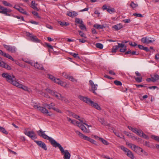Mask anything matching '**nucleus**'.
<instances>
[{
  "label": "nucleus",
  "mask_w": 159,
  "mask_h": 159,
  "mask_svg": "<svg viewBox=\"0 0 159 159\" xmlns=\"http://www.w3.org/2000/svg\"><path fill=\"white\" fill-rule=\"evenodd\" d=\"M127 152L126 155L129 157H130L131 159H134V157L133 154V153L132 152L129 150V149L128 150V151L126 152Z\"/></svg>",
  "instance_id": "393cba45"
},
{
  "label": "nucleus",
  "mask_w": 159,
  "mask_h": 159,
  "mask_svg": "<svg viewBox=\"0 0 159 159\" xmlns=\"http://www.w3.org/2000/svg\"><path fill=\"white\" fill-rule=\"evenodd\" d=\"M3 46L7 50L11 53H14L16 52V48L14 46L10 45H7L5 44L3 45Z\"/></svg>",
  "instance_id": "1a4fd4ad"
},
{
  "label": "nucleus",
  "mask_w": 159,
  "mask_h": 159,
  "mask_svg": "<svg viewBox=\"0 0 159 159\" xmlns=\"http://www.w3.org/2000/svg\"><path fill=\"white\" fill-rule=\"evenodd\" d=\"M140 149H141V148L139 147L136 146V147L134 149V151L135 152L138 153L140 152Z\"/></svg>",
  "instance_id": "72a5a7b5"
},
{
  "label": "nucleus",
  "mask_w": 159,
  "mask_h": 159,
  "mask_svg": "<svg viewBox=\"0 0 159 159\" xmlns=\"http://www.w3.org/2000/svg\"><path fill=\"white\" fill-rule=\"evenodd\" d=\"M2 3L5 6H8L9 7H12V6L11 4L5 1H2Z\"/></svg>",
  "instance_id": "a19ab883"
},
{
  "label": "nucleus",
  "mask_w": 159,
  "mask_h": 159,
  "mask_svg": "<svg viewBox=\"0 0 159 159\" xmlns=\"http://www.w3.org/2000/svg\"><path fill=\"white\" fill-rule=\"evenodd\" d=\"M141 130L140 129H138L137 128H134L133 132L136 133L138 135L141 136Z\"/></svg>",
  "instance_id": "bb28decb"
},
{
  "label": "nucleus",
  "mask_w": 159,
  "mask_h": 159,
  "mask_svg": "<svg viewBox=\"0 0 159 159\" xmlns=\"http://www.w3.org/2000/svg\"><path fill=\"white\" fill-rule=\"evenodd\" d=\"M37 4L35 3V2L34 1H33L31 2V7L34 10L38 11L39 9L37 7Z\"/></svg>",
  "instance_id": "b1692460"
},
{
  "label": "nucleus",
  "mask_w": 159,
  "mask_h": 159,
  "mask_svg": "<svg viewBox=\"0 0 159 159\" xmlns=\"http://www.w3.org/2000/svg\"><path fill=\"white\" fill-rule=\"evenodd\" d=\"M26 35L30 38V40L34 42L39 43L40 40H39L37 37L36 36L32 34L27 32L26 33Z\"/></svg>",
  "instance_id": "20e7f679"
},
{
  "label": "nucleus",
  "mask_w": 159,
  "mask_h": 159,
  "mask_svg": "<svg viewBox=\"0 0 159 159\" xmlns=\"http://www.w3.org/2000/svg\"><path fill=\"white\" fill-rule=\"evenodd\" d=\"M141 136L146 139H148L149 137L147 135L144 134L143 132L141 131Z\"/></svg>",
  "instance_id": "37998d69"
},
{
  "label": "nucleus",
  "mask_w": 159,
  "mask_h": 159,
  "mask_svg": "<svg viewBox=\"0 0 159 159\" xmlns=\"http://www.w3.org/2000/svg\"><path fill=\"white\" fill-rule=\"evenodd\" d=\"M133 16L138 17H143V16L140 13H135L133 14Z\"/></svg>",
  "instance_id": "864d4df0"
},
{
  "label": "nucleus",
  "mask_w": 159,
  "mask_h": 159,
  "mask_svg": "<svg viewBox=\"0 0 159 159\" xmlns=\"http://www.w3.org/2000/svg\"><path fill=\"white\" fill-rule=\"evenodd\" d=\"M0 131L6 134H8V132L5 130V128L1 126H0Z\"/></svg>",
  "instance_id": "ea45409f"
},
{
  "label": "nucleus",
  "mask_w": 159,
  "mask_h": 159,
  "mask_svg": "<svg viewBox=\"0 0 159 159\" xmlns=\"http://www.w3.org/2000/svg\"><path fill=\"white\" fill-rule=\"evenodd\" d=\"M97 137L98 138V140L101 141L105 145H108L109 144V143L106 140L102 138H100L98 136H97Z\"/></svg>",
  "instance_id": "c85d7f7f"
},
{
  "label": "nucleus",
  "mask_w": 159,
  "mask_h": 159,
  "mask_svg": "<svg viewBox=\"0 0 159 159\" xmlns=\"http://www.w3.org/2000/svg\"><path fill=\"white\" fill-rule=\"evenodd\" d=\"M0 9L2 11V14H5L6 16H10V14H7V12H10L11 11V10L10 9H7L1 5H0Z\"/></svg>",
  "instance_id": "9d476101"
},
{
  "label": "nucleus",
  "mask_w": 159,
  "mask_h": 159,
  "mask_svg": "<svg viewBox=\"0 0 159 159\" xmlns=\"http://www.w3.org/2000/svg\"><path fill=\"white\" fill-rule=\"evenodd\" d=\"M62 76L63 77H64L66 79H67L68 78V77L69 76V75H68L67 74H66V73L65 72H63L62 73Z\"/></svg>",
  "instance_id": "e2e57ef3"
},
{
  "label": "nucleus",
  "mask_w": 159,
  "mask_h": 159,
  "mask_svg": "<svg viewBox=\"0 0 159 159\" xmlns=\"http://www.w3.org/2000/svg\"><path fill=\"white\" fill-rule=\"evenodd\" d=\"M96 46L98 48L102 49L103 48V45L100 43H97L96 44Z\"/></svg>",
  "instance_id": "c03bdc74"
},
{
  "label": "nucleus",
  "mask_w": 159,
  "mask_h": 159,
  "mask_svg": "<svg viewBox=\"0 0 159 159\" xmlns=\"http://www.w3.org/2000/svg\"><path fill=\"white\" fill-rule=\"evenodd\" d=\"M75 23L80 24L83 23V22L81 19L77 18H75Z\"/></svg>",
  "instance_id": "c9c22d12"
},
{
  "label": "nucleus",
  "mask_w": 159,
  "mask_h": 159,
  "mask_svg": "<svg viewBox=\"0 0 159 159\" xmlns=\"http://www.w3.org/2000/svg\"><path fill=\"white\" fill-rule=\"evenodd\" d=\"M14 17L18 19H20L23 21H24V17L22 16H14Z\"/></svg>",
  "instance_id": "5fc2aeb1"
},
{
  "label": "nucleus",
  "mask_w": 159,
  "mask_h": 159,
  "mask_svg": "<svg viewBox=\"0 0 159 159\" xmlns=\"http://www.w3.org/2000/svg\"><path fill=\"white\" fill-rule=\"evenodd\" d=\"M141 130L140 129H138L137 128H134L133 132L136 133L138 135L141 136Z\"/></svg>",
  "instance_id": "cd10ccee"
},
{
  "label": "nucleus",
  "mask_w": 159,
  "mask_h": 159,
  "mask_svg": "<svg viewBox=\"0 0 159 159\" xmlns=\"http://www.w3.org/2000/svg\"><path fill=\"white\" fill-rule=\"evenodd\" d=\"M126 50V46H125L123 47L120 48V52H125Z\"/></svg>",
  "instance_id": "de8ad7c7"
},
{
  "label": "nucleus",
  "mask_w": 159,
  "mask_h": 159,
  "mask_svg": "<svg viewBox=\"0 0 159 159\" xmlns=\"http://www.w3.org/2000/svg\"><path fill=\"white\" fill-rule=\"evenodd\" d=\"M151 78L152 81L154 82L159 80V75L155 73L151 75Z\"/></svg>",
  "instance_id": "f3484780"
},
{
  "label": "nucleus",
  "mask_w": 159,
  "mask_h": 159,
  "mask_svg": "<svg viewBox=\"0 0 159 159\" xmlns=\"http://www.w3.org/2000/svg\"><path fill=\"white\" fill-rule=\"evenodd\" d=\"M120 148L123 151H124L125 152H126L129 149L127 148H126L125 147L123 146H120Z\"/></svg>",
  "instance_id": "09e8293b"
},
{
  "label": "nucleus",
  "mask_w": 159,
  "mask_h": 159,
  "mask_svg": "<svg viewBox=\"0 0 159 159\" xmlns=\"http://www.w3.org/2000/svg\"><path fill=\"white\" fill-rule=\"evenodd\" d=\"M54 82L61 86H63L64 85H65V83L63 81L60 80L59 78H56L55 79H54Z\"/></svg>",
  "instance_id": "aec40b11"
},
{
  "label": "nucleus",
  "mask_w": 159,
  "mask_h": 159,
  "mask_svg": "<svg viewBox=\"0 0 159 159\" xmlns=\"http://www.w3.org/2000/svg\"><path fill=\"white\" fill-rule=\"evenodd\" d=\"M68 79L70 80L73 82L76 81V80L73 78V77L71 76H69Z\"/></svg>",
  "instance_id": "680f3d73"
},
{
  "label": "nucleus",
  "mask_w": 159,
  "mask_h": 159,
  "mask_svg": "<svg viewBox=\"0 0 159 159\" xmlns=\"http://www.w3.org/2000/svg\"><path fill=\"white\" fill-rule=\"evenodd\" d=\"M53 110L55 111H56L58 113H62V112H61V111L58 108H57L54 107L53 108Z\"/></svg>",
  "instance_id": "052dcab7"
},
{
  "label": "nucleus",
  "mask_w": 159,
  "mask_h": 159,
  "mask_svg": "<svg viewBox=\"0 0 159 159\" xmlns=\"http://www.w3.org/2000/svg\"><path fill=\"white\" fill-rule=\"evenodd\" d=\"M34 142L37 145L45 150H47V148L46 144L41 141L34 140Z\"/></svg>",
  "instance_id": "6e6552de"
},
{
  "label": "nucleus",
  "mask_w": 159,
  "mask_h": 159,
  "mask_svg": "<svg viewBox=\"0 0 159 159\" xmlns=\"http://www.w3.org/2000/svg\"><path fill=\"white\" fill-rule=\"evenodd\" d=\"M73 117L74 118H75L76 119L78 120L81 122L82 123H84V120H83V119H79L80 117L79 116L77 115L74 113Z\"/></svg>",
  "instance_id": "c756f323"
},
{
  "label": "nucleus",
  "mask_w": 159,
  "mask_h": 159,
  "mask_svg": "<svg viewBox=\"0 0 159 159\" xmlns=\"http://www.w3.org/2000/svg\"><path fill=\"white\" fill-rule=\"evenodd\" d=\"M2 76L6 78L7 81L8 82L15 86L17 82L16 81V79L15 76L12 75H11L7 73H3L2 74Z\"/></svg>",
  "instance_id": "f03ea898"
},
{
  "label": "nucleus",
  "mask_w": 159,
  "mask_h": 159,
  "mask_svg": "<svg viewBox=\"0 0 159 159\" xmlns=\"http://www.w3.org/2000/svg\"><path fill=\"white\" fill-rule=\"evenodd\" d=\"M45 131H43L40 129L37 131V132L38 135L43 138L49 140L51 144L54 147H58L60 150L61 153L64 155L63 158L64 159H70L71 156L70 153L67 150H64L61 145L53 139L50 137L45 134Z\"/></svg>",
  "instance_id": "f257e3e1"
},
{
  "label": "nucleus",
  "mask_w": 159,
  "mask_h": 159,
  "mask_svg": "<svg viewBox=\"0 0 159 159\" xmlns=\"http://www.w3.org/2000/svg\"><path fill=\"white\" fill-rule=\"evenodd\" d=\"M123 27L122 24L120 23L118 24L115 25H114L112 27V28H114L115 30H118L120 29Z\"/></svg>",
  "instance_id": "4be33fe9"
},
{
  "label": "nucleus",
  "mask_w": 159,
  "mask_h": 159,
  "mask_svg": "<svg viewBox=\"0 0 159 159\" xmlns=\"http://www.w3.org/2000/svg\"><path fill=\"white\" fill-rule=\"evenodd\" d=\"M151 137L153 139L156 140L159 142V137L155 135H152Z\"/></svg>",
  "instance_id": "6e6d98bb"
},
{
  "label": "nucleus",
  "mask_w": 159,
  "mask_h": 159,
  "mask_svg": "<svg viewBox=\"0 0 159 159\" xmlns=\"http://www.w3.org/2000/svg\"><path fill=\"white\" fill-rule=\"evenodd\" d=\"M98 120L101 124L103 125L108 126H109L110 125V124L104 121V120L103 118H99Z\"/></svg>",
  "instance_id": "5701e85b"
},
{
  "label": "nucleus",
  "mask_w": 159,
  "mask_h": 159,
  "mask_svg": "<svg viewBox=\"0 0 159 159\" xmlns=\"http://www.w3.org/2000/svg\"><path fill=\"white\" fill-rule=\"evenodd\" d=\"M87 38H83L81 39H78L79 41L80 42L82 43H84L85 42L87 41V40L85 39Z\"/></svg>",
  "instance_id": "13d9d810"
},
{
  "label": "nucleus",
  "mask_w": 159,
  "mask_h": 159,
  "mask_svg": "<svg viewBox=\"0 0 159 159\" xmlns=\"http://www.w3.org/2000/svg\"><path fill=\"white\" fill-rule=\"evenodd\" d=\"M123 21L125 23H128L130 22V19H127L123 20Z\"/></svg>",
  "instance_id": "69168bd1"
},
{
  "label": "nucleus",
  "mask_w": 159,
  "mask_h": 159,
  "mask_svg": "<svg viewBox=\"0 0 159 159\" xmlns=\"http://www.w3.org/2000/svg\"><path fill=\"white\" fill-rule=\"evenodd\" d=\"M66 15L70 17H74L76 16L78 14L76 12L74 11H68Z\"/></svg>",
  "instance_id": "a211bd4d"
},
{
  "label": "nucleus",
  "mask_w": 159,
  "mask_h": 159,
  "mask_svg": "<svg viewBox=\"0 0 159 159\" xmlns=\"http://www.w3.org/2000/svg\"><path fill=\"white\" fill-rule=\"evenodd\" d=\"M126 144L129 146L132 150L133 151L134 150V149L136 147V145L130 143H126Z\"/></svg>",
  "instance_id": "e433bc0d"
},
{
  "label": "nucleus",
  "mask_w": 159,
  "mask_h": 159,
  "mask_svg": "<svg viewBox=\"0 0 159 159\" xmlns=\"http://www.w3.org/2000/svg\"><path fill=\"white\" fill-rule=\"evenodd\" d=\"M58 22L59 24H60V25H61L62 26H67L68 25H69L70 24L68 22H65L64 21H58Z\"/></svg>",
  "instance_id": "7c9ffc66"
},
{
  "label": "nucleus",
  "mask_w": 159,
  "mask_h": 159,
  "mask_svg": "<svg viewBox=\"0 0 159 159\" xmlns=\"http://www.w3.org/2000/svg\"><path fill=\"white\" fill-rule=\"evenodd\" d=\"M144 145L151 148H155V146L153 143H151L149 142L145 141Z\"/></svg>",
  "instance_id": "412c9836"
},
{
  "label": "nucleus",
  "mask_w": 159,
  "mask_h": 159,
  "mask_svg": "<svg viewBox=\"0 0 159 159\" xmlns=\"http://www.w3.org/2000/svg\"><path fill=\"white\" fill-rule=\"evenodd\" d=\"M91 106L93 107L94 108L98 109V110H100L101 109L100 107L98 105L97 103L94 102L92 101H91L89 103Z\"/></svg>",
  "instance_id": "2eb2a0df"
},
{
  "label": "nucleus",
  "mask_w": 159,
  "mask_h": 159,
  "mask_svg": "<svg viewBox=\"0 0 159 159\" xmlns=\"http://www.w3.org/2000/svg\"><path fill=\"white\" fill-rule=\"evenodd\" d=\"M118 45L117 46V47H118V48H122L123 47L125 46L124 44L123 43H118Z\"/></svg>",
  "instance_id": "338daca9"
},
{
  "label": "nucleus",
  "mask_w": 159,
  "mask_h": 159,
  "mask_svg": "<svg viewBox=\"0 0 159 159\" xmlns=\"http://www.w3.org/2000/svg\"><path fill=\"white\" fill-rule=\"evenodd\" d=\"M3 56L8 58L9 59H10L12 61H15L14 59L12 57L8 54H7L5 53V54H4Z\"/></svg>",
  "instance_id": "473e14b6"
},
{
  "label": "nucleus",
  "mask_w": 159,
  "mask_h": 159,
  "mask_svg": "<svg viewBox=\"0 0 159 159\" xmlns=\"http://www.w3.org/2000/svg\"><path fill=\"white\" fill-rule=\"evenodd\" d=\"M134 79L138 83H140L142 82V78L141 77H134Z\"/></svg>",
  "instance_id": "79ce46f5"
},
{
  "label": "nucleus",
  "mask_w": 159,
  "mask_h": 159,
  "mask_svg": "<svg viewBox=\"0 0 159 159\" xmlns=\"http://www.w3.org/2000/svg\"><path fill=\"white\" fill-rule=\"evenodd\" d=\"M33 106L34 108L39 110L43 114H47L49 113L48 111L45 108L41 107L36 103H35Z\"/></svg>",
  "instance_id": "39448f33"
},
{
  "label": "nucleus",
  "mask_w": 159,
  "mask_h": 159,
  "mask_svg": "<svg viewBox=\"0 0 159 159\" xmlns=\"http://www.w3.org/2000/svg\"><path fill=\"white\" fill-rule=\"evenodd\" d=\"M129 45H130L131 46H133V47H135L137 45L136 43L134 42L133 43H132V42H130L129 43Z\"/></svg>",
  "instance_id": "774afa93"
},
{
  "label": "nucleus",
  "mask_w": 159,
  "mask_h": 159,
  "mask_svg": "<svg viewBox=\"0 0 159 159\" xmlns=\"http://www.w3.org/2000/svg\"><path fill=\"white\" fill-rule=\"evenodd\" d=\"M89 83L91 87L92 91L94 94H96V93L95 91L97 89L98 85L97 84H94L92 80H90Z\"/></svg>",
  "instance_id": "9b49d317"
},
{
  "label": "nucleus",
  "mask_w": 159,
  "mask_h": 159,
  "mask_svg": "<svg viewBox=\"0 0 159 159\" xmlns=\"http://www.w3.org/2000/svg\"><path fill=\"white\" fill-rule=\"evenodd\" d=\"M48 77L49 79H51L53 81H54V79H55L56 78L52 75H48Z\"/></svg>",
  "instance_id": "0e129e2a"
},
{
  "label": "nucleus",
  "mask_w": 159,
  "mask_h": 159,
  "mask_svg": "<svg viewBox=\"0 0 159 159\" xmlns=\"http://www.w3.org/2000/svg\"><path fill=\"white\" fill-rule=\"evenodd\" d=\"M114 83L117 86H120L122 85V83L118 80H115L114 81Z\"/></svg>",
  "instance_id": "3c124183"
},
{
  "label": "nucleus",
  "mask_w": 159,
  "mask_h": 159,
  "mask_svg": "<svg viewBox=\"0 0 159 159\" xmlns=\"http://www.w3.org/2000/svg\"><path fill=\"white\" fill-rule=\"evenodd\" d=\"M44 106L46 107L47 106L48 107V108L49 109H53V108L54 107H52V106H51L50 104H48L47 103H45L44 105Z\"/></svg>",
  "instance_id": "bf43d9fd"
},
{
  "label": "nucleus",
  "mask_w": 159,
  "mask_h": 159,
  "mask_svg": "<svg viewBox=\"0 0 159 159\" xmlns=\"http://www.w3.org/2000/svg\"><path fill=\"white\" fill-rule=\"evenodd\" d=\"M70 54L73 56V57L75 58L80 59V57L78 56V54L73 52H70Z\"/></svg>",
  "instance_id": "49530a36"
},
{
  "label": "nucleus",
  "mask_w": 159,
  "mask_h": 159,
  "mask_svg": "<svg viewBox=\"0 0 159 159\" xmlns=\"http://www.w3.org/2000/svg\"><path fill=\"white\" fill-rule=\"evenodd\" d=\"M77 126L80 128L85 133H89V131L88 129L84 125V123H80V122H77Z\"/></svg>",
  "instance_id": "0eeeda50"
},
{
  "label": "nucleus",
  "mask_w": 159,
  "mask_h": 159,
  "mask_svg": "<svg viewBox=\"0 0 159 159\" xmlns=\"http://www.w3.org/2000/svg\"><path fill=\"white\" fill-rule=\"evenodd\" d=\"M32 13L33 15L36 16L38 18H40V16L39 15L38 13L35 11H33L32 12Z\"/></svg>",
  "instance_id": "4d7b16f0"
},
{
  "label": "nucleus",
  "mask_w": 159,
  "mask_h": 159,
  "mask_svg": "<svg viewBox=\"0 0 159 159\" xmlns=\"http://www.w3.org/2000/svg\"><path fill=\"white\" fill-rule=\"evenodd\" d=\"M130 6L133 9L135 8L138 6V4L134 3V2H131L130 5Z\"/></svg>",
  "instance_id": "f704fd0d"
},
{
  "label": "nucleus",
  "mask_w": 159,
  "mask_h": 159,
  "mask_svg": "<svg viewBox=\"0 0 159 159\" xmlns=\"http://www.w3.org/2000/svg\"><path fill=\"white\" fill-rule=\"evenodd\" d=\"M155 41V40H151L149 39L147 37H143L142 38L141 41L144 43H152Z\"/></svg>",
  "instance_id": "dca6fc26"
},
{
  "label": "nucleus",
  "mask_w": 159,
  "mask_h": 159,
  "mask_svg": "<svg viewBox=\"0 0 159 159\" xmlns=\"http://www.w3.org/2000/svg\"><path fill=\"white\" fill-rule=\"evenodd\" d=\"M79 35L82 37L87 38V37L85 34H84L82 31L80 30H78V31Z\"/></svg>",
  "instance_id": "4c0bfd02"
},
{
  "label": "nucleus",
  "mask_w": 159,
  "mask_h": 159,
  "mask_svg": "<svg viewBox=\"0 0 159 159\" xmlns=\"http://www.w3.org/2000/svg\"><path fill=\"white\" fill-rule=\"evenodd\" d=\"M81 100L85 102L86 103L89 104L90 101H91L89 98L85 97L80 95L78 97Z\"/></svg>",
  "instance_id": "ddd939ff"
},
{
  "label": "nucleus",
  "mask_w": 159,
  "mask_h": 159,
  "mask_svg": "<svg viewBox=\"0 0 159 159\" xmlns=\"http://www.w3.org/2000/svg\"><path fill=\"white\" fill-rule=\"evenodd\" d=\"M93 27L97 29H103L104 27V26L103 25H98V24H95L93 25Z\"/></svg>",
  "instance_id": "58836bf2"
},
{
  "label": "nucleus",
  "mask_w": 159,
  "mask_h": 159,
  "mask_svg": "<svg viewBox=\"0 0 159 159\" xmlns=\"http://www.w3.org/2000/svg\"><path fill=\"white\" fill-rule=\"evenodd\" d=\"M24 133L26 135L31 138L32 139L37 138L36 135L33 131H27L26 130H25L24 131Z\"/></svg>",
  "instance_id": "423d86ee"
},
{
  "label": "nucleus",
  "mask_w": 159,
  "mask_h": 159,
  "mask_svg": "<svg viewBox=\"0 0 159 159\" xmlns=\"http://www.w3.org/2000/svg\"><path fill=\"white\" fill-rule=\"evenodd\" d=\"M46 91L48 93L52 96L55 97L59 99H61L62 98L61 94L56 91L48 89H46Z\"/></svg>",
  "instance_id": "7ed1b4c3"
},
{
  "label": "nucleus",
  "mask_w": 159,
  "mask_h": 159,
  "mask_svg": "<svg viewBox=\"0 0 159 159\" xmlns=\"http://www.w3.org/2000/svg\"><path fill=\"white\" fill-rule=\"evenodd\" d=\"M34 66L35 68L38 69L43 70L44 69L43 67L42 66V65H39L37 62L34 63Z\"/></svg>",
  "instance_id": "a878e982"
},
{
  "label": "nucleus",
  "mask_w": 159,
  "mask_h": 159,
  "mask_svg": "<svg viewBox=\"0 0 159 159\" xmlns=\"http://www.w3.org/2000/svg\"><path fill=\"white\" fill-rule=\"evenodd\" d=\"M15 86L18 87L19 88L25 91H28L29 89L27 87L24 86L21 84H20L18 82L16 83Z\"/></svg>",
  "instance_id": "4468645a"
},
{
  "label": "nucleus",
  "mask_w": 159,
  "mask_h": 159,
  "mask_svg": "<svg viewBox=\"0 0 159 159\" xmlns=\"http://www.w3.org/2000/svg\"><path fill=\"white\" fill-rule=\"evenodd\" d=\"M75 133L78 134L79 136L81 138L83 139H84L89 141L90 138L84 135L83 134L81 133L80 132L77 130H75Z\"/></svg>",
  "instance_id": "f8f14e48"
},
{
  "label": "nucleus",
  "mask_w": 159,
  "mask_h": 159,
  "mask_svg": "<svg viewBox=\"0 0 159 159\" xmlns=\"http://www.w3.org/2000/svg\"><path fill=\"white\" fill-rule=\"evenodd\" d=\"M80 28L82 30H84L86 31L87 29L85 25L84 24L83 22L82 24H81L79 26Z\"/></svg>",
  "instance_id": "2f4dec72"
},
{
  "label": "nucleus",
  "mask_w": 159,
  "mask_h": 159,
  "mask_svg": "<svg viewBox=\"0 0 159 159\" xmlns=\"http://www.w3.org/2000/svg\"><path fill=\"white\" fill-rule=\"evenodd\" d=\"M0 66L4 67L5 68L7 69L8 70H10L11 69V67L8 65L6 64L3 61H2L0 60Z\"/></svg>",
  "instance_id": "6ab92c4d"
},
{
  "label": "nucleus",
  "mask_w": 159,
  "mask_h": 159,
  "mask_svg": "<svg viewBox=\"0 0 159 159\" xmlns=\"http://www.w3.org/2000/svg\"><path fill=\"white\" fill-rule=\"evenodd\" d=\"M18 11H19L20 12L22 13L23 14L25 15L27 14L25 10L21 7H20Z\"/></svg>",
  "instance_id": "a18cd8bd"
},
{
  "label": "nucleus",
  "mask_w": 159,
  "mask_h": 159,
  "mask_svg": "<svg viewBox=\"0 0 159 159\" xmlns=\"http://www.w3.org/2000/svg\"><path fill=\"white\" fill-rule=\"evenodd\" d=\"M107 11L110 13L111 14L114 13V8H111V9H107Z\"/></svg>",
  "instance_id": "603ef678"
},
{
  "label": "nucleus",
  "mask_w": 159,
  "mask_h": 159,
  "mask_svg": "<svg viewBox=\"0 0 159 159\" xmlns=\"http://www.w3.org/2000/svg\"><path fill=\"white\" fill-rule=\"evenodd\" d=\"M118 49V47H117V46H115L113 47L111 52H116V50Z\"/></svg>",
  "instance_id": "8fccbe9b"
}]
</instances>
